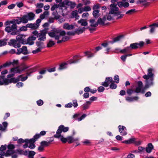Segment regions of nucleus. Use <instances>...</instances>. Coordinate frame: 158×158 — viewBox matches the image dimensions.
I'll return each instance as SVG.
<instances>
[{
	"instance_id": "31",
	"label": "nucleus",
	"mask_w": 158,
	"mask_h": 158,
	"mask_svg": "<svg viewBox=\"0 0 158 158\" xmlns=\"http://www.w3.org/2000/svg\"><path fill=\"white\" fill-rule=\"evenodd\" d=\"M15 153V151L13 150H8L5 154L4 155L5 156L7 157L13 155Z\"/></svg>"
},
{
	"instance_id": "2",
	"label": "nucleus",
	"mask_w": 158,
	"mask_h": 158,
	"mask_svg": "<svg viewBox=\"0 0 158 158\" xmlns=\"http://www.w3.org/2000/svg\"><path fill=\"white\" fill-rule=\"evenodd\" d=\"M14 23L13 21H7L5 23L6 25L8 26L5 28V31L8 33L12 32L11 33L12 35H17L19 33V30H17V26Z\"/></svg>"
},
{
	"instance_id": "18",
	"label": "nucleus",
	"mask_w": 158,
	"mask_h": 158,
	"mask_svg": "<svg viewBox=\"0 0 158 158\" xmlns=\"http://www.w3.org/2000/svg\"><path fill=\"white\" fill-rule=\"evenodd\" d=\"M24 68H27L26 69H28L26 72L27 76H29L31 73L36 70V68L35 67L31 68H29V67H26Z\"/></svg>"
},
{
	"instance_id": "33",
	"label": "nucleus",
	"mask_w": 158,
	"mask_h": 158,
	"mask_svg": "<svg viewBox=\"0 0 158 158\" xmlns=\"http://www.w3.org/2000/svg\"><path fill=\"white\" fill-rule=\"evenodd\" d=\"M6 149V146L3 145H1L0 148V155L1 156H4L5 154V152L4 151H5Z\"/></svg>"
},
{
	"instance_id": "11",
	"label": "nucleus",
	"mask_w": 158,
	"mask_h": 158,
	"mask_svg": "<svg viewBox=\"0 0 158 158\" xmlns=\"http://www.w3.org/2000/svg\"><path fill=\"white\" fill-rule=\"evenodd\" d=\"M20 43V42L15 40L11 39L8 43V44L10 46H12L15 48H18L21 46Z\"/></svg>"
},
{
	"instance_id": "59",
	"label": "nucleus",
	"mask_w": 158,
	"mask_h": 158,
	"mask_svg": "<svg viewBox=\"0 0 158 158\" xmlns=\"http://www.w3.org/2000/svg\"><path fill=\"white\" fill-rule=\"evenodd\" d=\"M135 9H132L127 11L126 14L131 15L132 13H134L135 11Z\"/></svg>"
},
{
	"instance_id": "27",
	"label": "nucleus",
	"mask_w": 158,
	"mask_h": 158,
	"mask_svg": "<svg viewBox=\"0 0 158 158\" xmlns=\"http://www.w3.org/2000/svg\"><path fill=\"white\" fill-rule=\"evenodd\" d=\"M18 154L27 156L28 155V151L24 150L19 149L16 150Z\"/></svg>"
},
{
	"instance_id": "61",
	"label": "nucleus",
	"mask_w": 158,
	"mask_h": 158,
	"mask_svg": "<svg viewBox=\"0 0 158 158\" xmlns=\"http://www.w3.org/2000/svg\"><path fill=\"white\" fill-rule=\"evenodd\" d=\"M28 148L31 149H34L35 147V145L34 143H29Z\"/></svg>"
},
{
	"instance_id": "45",
	"label": "nucleus",
	"mask_w": 158,
	"mask_h": 158,
	"mask_svg": "<svg viewBox=\"0 0 158 158\" xmlns=\"http://www.w3.org/2000/svg\"><path fill=\"white\" fill-rule=\"evenodd\" d=\"M27 27H27V24L26 26H23L22 27H20L19 30H19V33L21 31H26L27 30Z\"/></svg>"
},
{
	"instance_id": "58",
	"label": "nucleus",
	"mask_w": 158,
	"mask_h": 158,
	"mask_svg": "<svg viewBox=\"0 0 158 158\" xmlns=\"http://www.w3.org/2000/svg\"><path fill=\"white\" fill-rule=\"evenodd\" d=\"M100 8V5L98 4L94 5L93 7V9L94 10H98Z\"/></svg>"
},
{
	"instance_id": "60",
	"label": "nucleus",
	"mask_w": 158,
	"mask_h": 158,
	"mask_svg": "<svg viewBox=\"0 0 158 158\" xmlns=\"http://www.w3.org/2000/svg\"><path fill=\"white\" fill-rule=\"evenodd\" d=\"M16 4L17 6L19 8L23 6V4L22 2H17Z\"/></svg>"
},
{
	"instance_id": "15",
	"label": "nucleus",
	"mask_w": 158,
	"mask_h": 158,
	"mask_svg": "<svg viewBox=\"0 0 158 158\" xmlns=\"http://www.w3.org/2000/svg\"><path fill=\"white\" fill-rule=\"evenodd\" d=\"M113 81V79L111 77H106V78L105 82L102 83V85L105 87H107L108 86L110 83L111 84Z\"/></svg>"
},
{
	"instance_id": "64",
	"label": "nucleus",
	"mask_w": 158,
	"mask_h": 158,
	"mask_svg": "<svg viewBox=\"0 0 158 158\" xmlns=\"http://www.w3.org/2000/svg\"><path fill=\"white\" fill-rule=\"evenodd\" d=\"M63 28L65 29L69 30V24L65 23L63 26Z\"/></svg>"
},
{
	"instance_id": "38",
	"label": "nucleus",
	"mask_w": 158,
	"mask_h": 158,
	"mask_svg": "<svg viewBox=\"0 0 158 158\" xmlns=\"http://www.w3.org/2000/svg\"><path fill=\"white\" fill-rule=\"evenodd\" d=\"M129 47L130 48V49H135L139 47L138 46V43H134L131 44Z\"/></svg>"
},
{
	"instance_id": "14",
	"label": "nucleus",
	"mask_w": 158,
	"mask_h": 158,
	"mask_svg": "<svg viewBox=\"0 0 158 158\" xmlns=\"http://www.w3.org/2000/svg\"><path fill=\"white\" fill-rule=\"evenodd\" d=\"M85 27H83L82 28H78L74 31H70V35H75L76 34H81L82 33L85 31Z\"/></svg>"
},
{
	"instance_id": "56",
	"label": "nucleus",
	"mask_w": 158,
	"mask_h": 158,
	"mask_svg": "<svg viewBox=\"0 0 158 158\" xmlns=\"http://www.w3.org/2000/svg\"><path fill=\"white\" fill-rule=\"evenodd\" d=\"M8 150H13L15 148V146L14 145L10 144L8 145Z\"/></svg>"
},
{
	"instance_id": "8",
	"label": "nucleus",
	"mask_w": 158,
	"mask_h": 158,
	"mask_svg": "<svg viewBox=\"0 0 158 158\" xmlns=\"http://www.w3.org/2000/svg\"><path fill=\"white\" fill-rule=\"evenodd\" d=\"M143 83L141 81H139L138 82V86L135 90V92L136 93H141L143 94L145 92V90L146 89H144V87L143 88Z\"/></svg>"
},
{
	"instance_id": "7",
	"label": "nucleus",
	"mask_w": 158,
	"mask_h": 158,
	"mask_svg": "<svg viewBox=\"0 0 158 158\" xmlns=\"http://www.w3.org/2000/svg\"><path fill=\"white\" fill-rule=\"evenodd\" d=\"M35 40V38L33 36H30L27 39H24L23 38L20 43L24 44H28L30 45H32L34 43L33 41Z\"/></svg>"
},
{
	"instance_id": "57",
	"label": "nucleus",
	"mask_w": 158,
	"mask_h": 158,
	"mask_svg": "<svg viewBox=\"0 0 158 158\" xmlns=\"http://www.w3.org/2000/svg\"><path fill=\"white\" fill-rule=\"evenodd\" d=\"M111 14H109V13L107 14L106 15V18L108 20H111L113 19V17L110 15Z\"/></svg>"
},
{
	"instance_id": "36",
	"label": "nucleus",
	"mask_w": 158,
	"mask_h": 158,
	"mask_svg": "<svg viewBox=\"0 0 158 158\" xmlns=\"http://www.w3.org/2000/svg\"><path fill=\"white\" fill-rule=\"evenodd\" d=\"M78 57V56H74L72 60H70V64L75 63L78 62V60L77 58Z\"/></svg>"
},
{
	"instance_id": "46",
	"label": "nucleus",
	"mask_w": 158,
	"mask_h": 158,
	"mask_svg": "<svg viewBox=\"0 0 158 158\" xmlns=\"http://www.w3.org/2000/svg\"><path fill=\"white\" fill-rule=\"evenodd\" d=\"M123 37V35H120L117 37L113 39V43L116 42L118 41H119Z\"/></svg>"
},
{
	"instance_id": "24",
	"label": "nucleus",
	"mask_w": 158,
	"mask_h": 158,
	"mask_svg": "<svg viewBox=\"0 0 158 158\" xmlns=\"http://www.w3.org/2000/svg\"><path fill=\"white\" fill-rule=\"evenodd\" d=\"M78 24H80L81 26H85L88 24V23L86 20L81 19L77 21Z\"/></svg>"
},
{
	"instance_id": "37",
	"label": "nucleus",
	"mask_w": 158,
	"mask_h": 158,
	"mask_svg": "<svg viewBox=\"0 0 158 158\" xmlns=\"http://www.w3.org/2000/svg\"><path fill=\"white\" fill-rule=\"evenodd\" d=\"M130 48L129 47L125 48L124 49L120 50V52L122 53H124L129 52L130 50Z\"/></svg>"
},
{
	"instance_id": "21",
	"label": "nucleus",
	"mask_w": 158,
	"mask_h": 158,
	"mask_svg": "<svg viewBox=\"0 0 158 158\" xmlns=\"http://www.w3.org/2000/svg\"><path fill=\"white\" fill-rule=\"evenodd\" d=\"M26 15L27 16V18L28 21H31L34 19L35 14L32 12L28 13Z\"/></svg>"
},
{
	"instance_id": "41",
	"label": "nucleus",
	"mask_w": 158,
	"mask_h": 158,
	"mask_svg": "<svg viewBox=\"0 0 158 158\" xmlns=\"http://www.w3.org/2000/svg\"><path fill=\"white\" fill-rule=\"evenodd\" d=\"M99 12V10H94L93 11V15L95 18H97L98 17V14Z\"/></svg>"
},
{
	"instance_id": "29",
	"label": "nucleus",
	"mask_w": 158,
	"mask_h": 158,
	"mask_svg": "<svg viewBox=\"0 0 158 158\" xmlns=\"http://www.w3.org/2000/svg\"><path fill=\"white\" fill-rule=\"evenodd\" d=\"M68 66V63H62L60 65V66L58 68V69L59 70H61L67 68Z\"/></svg>"
},
{
	"instance_id": "30",
	"label": "nucleus",
	"mask_w": 158,
	"mask_h": 158,
	"mask_svg": "<svg viewBox=\"0 0 158 158\" xmlns=\"http://www.w3.org/2000/svg\"><path fill=\"white\" fill-rule=\"evenodd\" d=\"M153 146L151 143H149L148 147L146 149V151L148 153H150L151 152L152 150L153 149Z\"/></svg>"
},
{
	"instance_id": "9",
	"label": "nucleus",
	"mask_w": 158,
	"mask_h": 158,
	"mask_svg": "<svg viewBox=\"0 0 158 158\" xmlns=\"http://www.w3.org/2000/svg\"><path fill=\"white\" fill-rule=\"evenodd\" d=\"M47 33V29H44L41 30L39 33L38 40L45 41L46 39V35Z\"/></svg>"
},
{
	"instance_id": "53",
	"label": "nucleus",
	"mask_w": 158,
	"mask_h": 158,
	"mask_svg": "<svg viewBox=\"0 0 158 158\" xmlns=\"http://www.w3.org/2000/svg\"><path fill=\"white\" fill-rule=\"evenodd\" d=\"M11 64V62H6L4 64L2 65L3 67H6L10 66Z\"/></svg>"
},
{
	"instance_id": "48",
	"label": "nucleus",
	"mask_w": 158,
	"mask_h": 158,
	"mask_svg": "<svg viewBox=\"0 0 158 158\" xmlns=\"http://www.w3.org/2000/svg\"><path fill=\"white\" fill-rule=\"evenodd\" d=\"M117 85L114 84V81L112 82L110 85V88L112 89H115L117 87Z\"/></svg>"
},
{
	"instance_id": "28",
	"label": "nucleus",
	"mask_w": 158,
	"mask_h": 158,
	"mask_svg": "<svg viewBox=\"0 0 158 158\" xmlns=\"http://www.w3.org/2000/svg\"><path fill=\"white\" fill-rule=\"evenodd\" d=\"M139 98V97L137 96L134 97H126V99L127 101L129 102H131L134 101H137Z\"/></svg>"
},
{
	"instance_id": "62",
	"label": "nucleus",
	"mask_w": 158,
	"mask_h": 158,
	"mask_svg": "<svg viewBox=\"0 0 158 158\" xmlns=\"http://www.w3.org/2000/svg\"><path fill=\"white\" fill-rule=\"evenodd\" d=\"M84 10L85 11H90L91 10V8L89 6H86L83 7Z\"/></svg>"
},
{
	"instance_id": "5",
	"label": "nucleus",
	"mask_w": 158,
	"mask_h": 158,
	"mask_svg": "<svg viewBox=\"0 0 158 158\" xmlns=\"http://www.w3.org/2000/svg\"><path fill=\"white\" fill-rule=\"evenodd\" d=\"M69 0H64L63 2L59 3L58 5L54 4L51 7V9L52 11H53L59 7L60 9H63L62 8H64V10L67 9L66 6H69Z\"/></svg>"
},
{
	"instance_id": "40",
	"label": "nucleus",
	"mask_w": 158,
	"mask_h": 158,
	"mask_svg": "<svg viewBox=\"0 0 158 158\" xmlns=\"http://www.w3.org/2000/svg\"><path fill=\"white\" fill-rule=\"evenodd\" d=\"M23 36L24 35H17L16 37V40L20 42L23 38Z\"/></svg>"
},
{
	"instance_id": "47",
	"label": "nucleus",
	"mask_w": 158,
	"mask_h": 158,
	"mask_svg": "<svg viewBox=\"0 0 158 158\" xmlns=\"http://www.w3.org/2000/svg\"><path fill=\"white\" fill-rule=\"evenodd\" d=\"M27 143H34L35 142V140L33 138V137L30 139H26Z\"/></svg>"
},
{
	"instance_id": "63",
	"label": "nucleus",
	"mask_w": 158,
	"mask_h": 158,
	"mask_svg": "<svg viewBox=\"0 0 158 158\" xmlns=\"http://www.w3.org/2000/svg\"><path fill=\"white\" fill-rule=\"evenodd\" d=\"M105 89L102 86H101L99 87L98 89V91L99 92H102Z\"/></svg>"
},
{
	"instance_id": "35",
	"label": "nucleus",
	"mask_w": 158,
	"mask_h": 158,
	"mask_svg": "<svg viewBox=\"0 0 158 158\" xmlns=\"http://www.w3.org/2000/svg\"><path fill=\"white\" fill-rule=\"evenodd\" d=\"M7 39H4L0 40V47L4 46L7 44Z\"/></svg>"
},
{
	"instance_id": "50",
	"label": "nucleus",
	"mask_w": 158,
	"mask_h": 158,
	"mask_svg": "<svg viewBox=\"0 0 158 158\" xmlns=\"http://www.w3.org/2000/svg\"><path fill=\"white\" fill-rule=\"evenodd\" d=\"M27 142L26 139L24 140L22 138H20L17 140V143L18 144H21Z\"/></svg>"
},
{
	"instance_id": "10",
	"label": "nucleus",
	"mask_w": 158,
	"mask_h": 158,
	"mask_svg": "<svg viewBox=\"0 0 158 158\" xmlns=\"http://www.w3.org/2000/svg\"><path fill=\"white\" fill-rule=\"evenodd\" d=\"M153 71L154 69H153L149 68L148 70L147 74L143 75V77L144 79H149L150 78H154V74L153 73Z\"/></svg>"
},
{
	"instance_id": "54",
	"label": "nucleus",
	"mask_w": 158,
	"mask_h": 158,
	"mask_svg": "<svg viewBox=\"0 0 158 158\" xmlns=\"http://www.w3.org/2000/svg\"><path fill=\"white\" fill-rule=\"evenodd\" d=\"M13 66H15L17 65L18 64L19 61L18 60H13V61L11 62Z\"/></svg>"
},
{
	"instance_id": "12",
	"label": "nucleus",
	"mask_w": 158,
	"mask_h": 158,
	"mask_svg": "<svg viewBox=\"0 0 158 158\" xmlns=\"http://www.w3.org/2000/svg\"><path fill=\"white\" fill-rule=\"evenodd\" d=\"M17 50V51L16 52L17 55H20L21 53L24 55H27L29 53L26 46H23L21 48L18 49Z\"/></svg>"
},
{
	"instance_id": "25",
	"label": "nucleus",
	"mask_w": 158,
	"mask_h": 158,
	"mask_svg": "<svg viewBox=\"0 0 158 158\" xmlns=\"http://www.w3.org/2000/svg\"><path fill=\"white\" fill-rule=\"evenodd\" d=\"M89 23L90 24V26L92 27H96L98 26L97 22H96L95 20L94 19H91L89 20Z\"/></svg>"
},
{
	"instance_id": "3",
	"label": "nucleus",
	"mask_w": 158,
	"mask_h": 158,
	"mask_svg": "<svg viewBox=\"0 0 158 158\" xmlns=\"http://www.w3.org/2000/svg\"><path fill=\"white\" fill-rule=\"evenodd\" d=\"M22 75H19L17 78L12 77L10 79L5 78L4 76H2L0 78V85H7L12 83H16L20 81V78L22 77Z\"/></svg>"
},
{
	"instance_id": "39",
	"label": "nucleus",
	"mask_w": 158,
	"mask_h": 158,
	"mask_svg": "<svg viewBox=\"0 0 158 158\" xmlns=\"http://www.w3.org/2000/svg\"><path fill=\"white\" fill-rule=\"evenodd\" d=\"M135 138H131L127 140H125L123 141L122 142L123 143L126 144L131 143H133L135 141Z\"/></svg>"
},
{
	"instance_id": "22",
	"label": "nucleus",
	"mask_w": 158,
	"mask_h": 158,
	"mask_svg": "<svg viewBox=\"0 0 158 158\" xmlns=\"http://www.w3.org/2000/svg\"><path fill=\"white\" fill-rule=\"evenodd\" d=\"M53 140V139L50 140L48 142L44 141L41 142L40 144V145L43 146L44 147H45L48 146L50 144H51V143L52 142Z\"/></svg>"
},
{
	"instance_id": "4",
	"label": "nucleus",
	"mask_w": 158,
	"mask_h": 158,
	"mask_svg": "<svg viewBox=\"0 0 158 158\" xmlns=\"http://www.w3.org/2000/svg\"><path fill=\"white\" fill-rule=\"evenodd\" d=\"M66 33L64 31L56 29L54 30L52 32L48 33V34L50 37L54 38L55 40H57L59 39L60 36H64Z\"/></svg>"
},
{
	"instance_id": "51",
	"label": "nucleus",
	"mask_w": 158,
	"mask_h": 158,
	"mask_svg": "<svg viewBox=\"0 0 158 158\" xmlns=\"http://www.w3.org/2000/svg\"><path fill=\"white\" fill-rule=\"evenodd\" d=\"M78 139V138H74L72 137H70V143L77 141Z\"/></svg>"
},
{
	"instance_id": "49",
	"label": "nucleus",
	"mask_w": 158,
	"mask_h": 158,
	"mask_svg": "<svg viewBox=\"0 0 158 158\" xmlns=\"http://www.w3.org/2000/svg\"><path fill=\"white\" fill-rule=\"evenodd\" d=\"M86 56H87V57L88 58L93 57L94 56V54L91 53L89 52H85Z\"/></svg>"
},
{
	"instance_id": "16",
	"label": "nucleus",
	"mask_w": 158,
	"mask_h": 158,
	"mask_svg": "<svg viewBox=\"0 0 158 158\" xmlns=\"http://www.w3.org/2000/svg\"><path fill=\"white\" fill-rule=\"evenodd\" d=\"M119 131L121 133V135H125L127 134V129L125 127L119 125L118 126Z\"/></svg>"
},
{
	"instance_id": "44",
	"label": "nucleus",
	"mask_w": 158,
	"mask_h": 158,
	"mask_svg": "<svg viewBox=\"0 0 158 158\" xmlns=\"http://www.w3.org/2000/svg\"><path fill=\"white\" fill-rule=\"evenodd\" d=\"M32 34L33 35L31 36H33L36 39L37 38H38L39 33L36 30H35L32 32Z\"/></svg>"
},
{
	"instance_id": "26",
	"label": "nucleus",
	"mask_w": 158,
	"mask_h": 158,
	"mask_svg": "<svg viewBox=\"0 0 158 158\" xmlns=\"http://www.w3.org/2000/svg\"><path fill=\"white\" fill-rule=\"evenodd\" d=\"M78 13L77 10L73 11L71 13V18H75L76 19H78L79 18V16L78 15Z\"/></svg>"
},
{
	"instance_id": "1",
	"label": "nucleus",
	"mask_w": 158,
	"mask_h": 158,
	"mask_svg": "<svg viewBox=\"0 0 158 158\" xmlns=\"http://www.w3.org/2000/svg\"><path fill=\"white\" fill-rule=\"evenodd\" d=\"M69 127H65L63 125L60 126L57 130L56 133L54 135V137L57 139H60V141L63 143H65L68 141V139H69V137H67V138L64 137L63 135H61L62 132H66L69 130Z\"/></svg>"
},
{
	"instance_id": "43",
	"label": "nucleus",
	"mask_w": 158,
	"mask_h": 158,
	"mask_svg": "<svg viewBox=\"0 0 158 158\" xmlns=\"http://www.w3.org/2000/svg\"><path fill=\"white\" fill-rule=\"evenodd\" d=\"M16 18L17 19H14L13 21L14 22H15L14 23H16V24H19L22 23L20 17H17Z\"/></svg>"
},
{
	"instance_id": "13",
	"label": "nucleus",
	"mask_w": 158,
	"mask_h": 158,
	"mask_svg": "<svg viewBox=\"0 0 158 158\" xmlns=\"http://www.w3.org/2000/svg\"><path fill=\"white\" fill-rule=\"evenodd\" d=\"M145 85L144 89H147L153 85L154 78H150L149 79H145Z\"/></svg>"
},
{
	"instance_id": "52",
	"label": "nucleus",
	"mask_w": 158,
	"mask_h": 158,
	"mask_svg": "<svg viewBox=\"0 0 158 158\" xmlns=\"http://www.w3.org/2000/svg\"><path fill=\"white\" fill-rule=\"evenodd\" d=\"M135 91H134L132 89H129L127 90V93L129 95H131L132 94H133Z\"/></svg>"
},
{
	"instance_id": "34",
	"label": "nucleus",
	"mask_w": 158,
	"mask_h": 158,
	"mask_svg": "<svg viewBox=\"0 0 158 158\" xmlns=\"http://www.w3.org/2000/svg\"><path fill=\"white\" fill-rule=\"evenodd\" d=\"M35 154V152L33 151H29L28 152V155L27 156L28 158H34V156Z\"/></svg>"
},
{
	"instance_id": "55",
	"label": "nucleus",
	"mask_w": 158,
	"mask_h": 158,
	"mask_svg": "<svg viewBox=\"0 0 158 158\" xmlns=\"http://www.w3.org/2000/svg\"><path fill=\"white\" fill-rule=\"evenodd\" d=\"M37 104L39 106H41L43 105L44 103L43 101L41 99H40L36 102Z\"/></svg>"
},
{
	"instance_id": "19",
	"label": "nucleus",
	"mask_w": 158,
	"mask_h": 158,
	"mask_svg": "<svg viewBox=\"0 0 158 158\" xmlns=\"http://www.w3.org/2000/svg\"><path fill=\"white\" fill-rule=\"evenodd\" d=\"M106 20V16H104L102 18H99L97 21V23L98 25H100L104 26L105 24V21Z\"/></svg>"
},
{
	"instance_id": "17",
	"label": "nucleus",
	"mask_w": 158,
	"mask_h": 158,
	"mask_svg": "<svg viewBox=\"0 0 158 158\" xmlns=\"http://www.w3.org/2000/svg\"><path fill=\"white\" fill-rule=\"evenodd\" d=\"M27 68H23V69H20L18 67H16L15 68H13L10 69V72L11 73H13L15 74V73H21L22 71L26 69Z\"/></svg>"
},
{
	"instance_id": "6",
	"label": "nucleus",
	"mask_w": 158,
	"mask_h": 158,
	"mask_svg": "<svg viewBox=\"0 0 158 158\" xmlns=\"http://www.w3.org/2000/svg\"><path fill=\"white\" fill-rule=\"evenodd\" d=\"M117 6V4L114 3L110 5L109 14H113L114 16H118L121 13V12L118 11L119 9Z\"/></svg>"
},
{
	"instance_id": "42",
	"label": "nucleus",
	"mask_w": 158,
	"mask_h": 158,
	"mask_svg": "<svg viewBox=\"0 0 158 158\" xmlns=\"http://www.w3.org/2000/svg\"><path fill=\"white\" fill-rule=\"evenodd\" d=\"M55 43L54 41L50 40L47 44V47L48 48L51 47L55 45Z\"/></svg>"
},
{
	"instance_id": "23",
	"label": "nucleus",
	"mask_w": 158,
	"mask_h": 158,
	"mask_svg": "<svg viewBox=\"0 0 158 158\" xmlns=\"http://www.w3.org/2000/svg\"><path fill=\"white\" fill-rule=\"evenodd\" d=\"M27 27L32 30H35L38 28V25H35V23H28L27 24Z\"/></svg>"
},
{
	"instance_id": "20",
	"label": "nucleus",
	"mask_w": 158,
	"mask_h": 158,
	"mask_svg": "<svg viewBox=\"0 0 158 158\" xmlns=\"http://www.w3.org/2000/svg\"><path fill=\"white\" fill-rule=\"evenodd\" d=\"M44 41L37 40L35 44L38 48L42 49L45 47V45L43 42Z\"/></svg>"
},
{
	"instance_id": "32",
	"label": "nucleus",
	"mask_w": 158,
	"mask_h": 158,
	"mask_svg": "<svg viewBox=\"0 0 158 158\" xmlns=\"http://www.w3.org/2000/svg\"><path fill=\"white\" fill-rule=\"evenodd\" d=\"M20 19L22 21V23H27L28 21L27 18V16L26 15H23L21 17H20Z\"/></svg>"
}]
</instances>
